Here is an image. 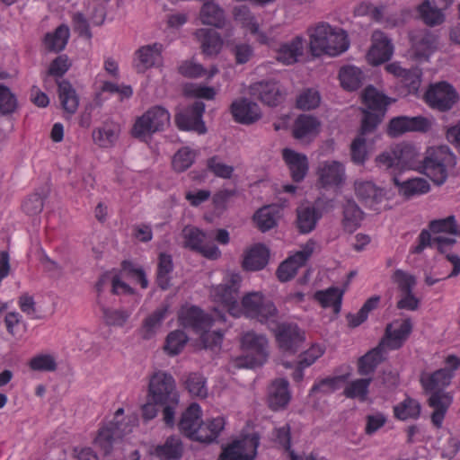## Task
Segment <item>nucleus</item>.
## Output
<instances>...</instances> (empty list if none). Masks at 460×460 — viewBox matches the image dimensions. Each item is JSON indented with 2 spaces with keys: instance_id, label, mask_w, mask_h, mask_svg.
Segmentation results:
<instances>
[{
  "instance_id": "nucleus-1",
  "label": "nucleus",
  "mask_w": 460,
  "mask_h": 460,
  "mask_svg": "<svg viewBox=\"0 0 460 460\" xmlns=\"http://www.w3.org/2000/svg\"><path fill=\"white\" fill-rule=\"evenodd\" d=\"M147 397L163 408V420L166 426L172 428L175 425V410L180 401L172 376L163 371L154 373L149 380Z\"/></svg>"
},
{
  "instance_id": "nucleus-2",
  "label": "nucleus",
  "mask_w": 460,
  "mask_h": 460,
  "mask_svg": "<svg viewBox=\"0 0 460 460\" xmlns=\"http://www.w3.org/2000/svg\"><path fill=\"white\" fill-rule=\"evenodd\" d=\"M309 51L314 57L328 55L336 57L349 47L347 32L341 28L332 27L327 22H319L308 29Z\"/></svg>"
},
{
  "instance_id": "nucleus-3",
  "label": "nucleus",
  "mask_w": 460,
  "mask_h": 460,
  "mask_svg": "<svg viewBox=\"0 0 460 460\" xmlns=\"http://www.w3.org/2000/svg\"><path fill=\"white\" fill-rule=\"evenodd\" d=\"M455 164L456 157L447 146L429 147L422 158L419 172L440 186L448 177L447 168Z\"/></svg>"
},
{
  "instance_id": "nucleus-4",
  "label": "nucleus",
  "mask_w": 460,
  "mask_h": 460,
  "mask_svg": "<svg viewBox=\"0 0 460 460\" xmlns=\"http://www.w3.org/2000/svg\"><path fill=\"white\" fill-rule=\"evenodd\" d=\"M242 314L267 325L275 323L279 319V310L275 304L259 291L249 292L242 297L238 317Z\"/></svg>"
},
{
  "instance_id": "nucleus-5",
  "label": "nucleus",
  "mask_w": 460,
  "mask_h": 460,
  "mask_svg": "<svg viewBox=\"0 0 460 460\" xmlns=\"http://www.w3.org/2000/svg\"><path fill=\"white\" fill-rule=\"evenodd\" d=\"M171 115L163 106L149 108L142 116L137 118L131 136L141 141H146L153 134L163 131L170 124Z\"/></svg>"
},
{
  "instance_id": "nucleus-6",
  "label": "nucleus",
  "mask_w": 460,
  "mask_h": 460,
  "mask_svg": "<svg viewBox=\"0 0 460 460\" xmlns=\"http://www.w3.org/2000/svg\"><path fill=\"white\" fill-rule=\"evenodd\" d=\"M273 332L275 341L279 350L288 355L297 353L305 341V332L296 323L283 322L268 325Z\"/></svg>"
},
{
  "instance_id": "nucleus-7",
  "label": "nucleus",
  "mask_w": 460,
  "mask_h": 460,
  "mask_svg": "<svg viewBox=\"0 0 460 460\" xmlns=\"http://www.w3.org/2000/svg\"><path fill=\"white\" fill-rule=\"evenodd\" d=\"M241 283V275L233 272L228 274L224 282L217 286L212 291L214 300L234 317H238L239 313Z\"/></svg>"
},
{
  "instance_id": "nucleus-8",
  "label": "nucleus",
  "mask_w": 460,
  "mask_h": 460,
  "mask_svg": "<svg viewBox=\"0 0 460 460\" xmlns=\"http://www.w3.org/2000/svg\"><path fill=\"white\" fill-rule=\"evenodd\" d=\"M424 100L431 109L445 112L458 102L459 94L452 84L442 81L429 85Z\"/></svg>"
},
{
  "instance_id": "nucleus-9",
  "label": "nucleus",
  "mask_w": 460,
  "mask_h": 460,
  "mask_svg": "<svg viewBox=\"0 0 460 460\" xmlns=\"http://www.w3.org/2000/svg\"><path fill=\"white\" fill-rule=\"evenodd\" d=\"M204 112V102L196 101L191 105L176 112L174 116L175 124L181 130H192L199 134H205L207 128L202 119Z\"/></svg>"
},
{
  "instance_id": "nucleus-10",
  "label": "nucleus",
  "mask_w": 460,
  "mask_h": 460,
  "mask_svg": "<svg viewBox=\"0 0 460 460\" xmlns=\"http://www.w3.org/2000/svg\"><path fill=\"white\" fill-rule=\"evenodd\" d=\"M131 431L132 429L128 422L110 421L99 429L94 444L103 452L104 456H108L113 449V444Z\"/></svg>"
},
{
  "instance_id": "nucleus-11",
  "label": "nucleus",
  "mask_w": 460,
  "mask_h": 460,
  "mask_svg": "<svg viewBox=\"0 0 460 460\" xmlns=\"http://www.w3.org/2000/svg\"><path fill=\"white\" fill-rule=\"evenodd\" d=\"M259 439L257 434H252L233 441L223 449L220 460H254Z\"/></svg>"
},
{
  "instance_id": "nucleus-12",
  "label": "nucleus",
  "mask_w": 460,
  "mask_h": 460,
  "mask_svg": "<svg viewBox=\"0 0 460 460\" xmlns=\"http://www.w3.org/2000/svg\"><path fill=\"white\" fill-rule=\"evenodd\" d=\"M410 40L412 56L417 60H428L437 49L438 36L427 29L412 31Z\"/></svg>"
},
{
  "instance_id": "nucleus-13",
  "label": "nucleus",
  "mask_w": 460,
  "mask_h": 460,
  "mask_svg": "<svg viewBox=\"0 0 460 460\" xmlns=\"http://www.w3.org/2000/svg\"><path fill=\"white\" fill-rule=\"evenodd\" d=\"M429 127V119L422 116H399L389 121L386 133L392 137H397L409 131L426 132Z\"/></svg>"
},
{
  "instance_id": "nucleus-14",
  "label": "nucleus",
  "mask_w": 460,
  "mask_h": 460,
  "mask_svg": "<svg viewBox=\"0 0 460 460\" xmlns=\"http://www.w3.org/2000/svg\"><path fill=\"white\" fill-rule=\"evenodd\" d=\"M250 94L264 104L271 107L278 106L285 100V93L274 81H260L251 84Z\"/></svg>"
},
{
  "instance_id": "nucleus-15",
  "label": "nucleus",
  "mask_w": 460,
  "mask_h": 460,
  "mask_svg": "<svg viewBox=\"0 0 460 460\" xmlns=\"http://www.w3.org/2000/svg\"><path fill=\"white\" fill-rule=\"evenodd\" d=\"M230 111L234 121L243 125L255 123L262 115L259 105L245 97L234 100L230 105Z\"/></svg>"
},
{
  "instance_id": "nucleus-16",
  "label": "nucleus",
  "mask_w": 460,
  "mask_h": 460,
  "mask_svg": "<svg viewBox=\"0 0 460 460\" xmlns=\"http://www.w3.org/2000/svg\"><path fill=\"white\" fill-rule=\"evenodd\" d=\"M372 46L367 52V60L373 66H378L389 60L394 53L390 39L380 31H374Z\"/></svg>"
},
{
  "instance_id": "nucleus-17",
  "label": "nucleus",
  "mask_w": 460,
  "mask_h": 460,
  "mask_svg": "<svg viewBox=\"0 0 460 460\" xmlns=\"http://www.w3.org/2000/svg\"><path fill=\"white\" fill-rule=\"evenodd\" d=\"M199 20L205 25L213 26L215 28H226L227 35H232L233 28L226 21V13L223 8L213 1H206L199 11Z\"/></svg>"
},
{
  "instance_id": "nucleus-18",
  "label": "nucleus",
  "mask_w": 460,
  "mask_h": 460,
  "mask_svg": "<svg viewBox=\"0 0 460 460\" xmlns=\"http://www.w3.org/2000/svg\"><path fill=\"white\" fill-rule=\"evenodd\" d=\"M282 158L288 168L292 180L295 182L304 181L309 170L307 156L293 149L284 148L282 150Z\"/></svg>"
},
{
  "instance_id": "nucleus-19",
  "label": "nucleus",
  "mask_w": 460,
  "mask_h": 460,
  "mask_svg": "<svg viewBox=\"0 0 460 460\" xmlns=\"http://www.w3.org/2000/svg\"><path fill=\"white\" fill-rule=\"evenodd\" d=\"M385 341H380L376 347L368 350L358 359L357 371L362 376L369 377L379 364L385 360Z\"/></svg>"
},
{
  "instance_id": "nucleus-20",
  "label": "nucleus",
  "mask_w": 460,
  "mask_h": 460,
  "mask_svg": "<svg viewBox=\"0 0 460 460\" xmlns=\"http://www.w3.org/2000/svg\"><path fill=\"white\" fill-rule=\"evenodd\" d=\"M392 181L397 188L398 195L407 200L427 194L430 190V184L424 178L414 177L400 181L397 176H394Z\"/></svg>"
},
{
  "instance_id": "nucleus-21",
  "label": "nucleus",
  "mask_w": 460,
  "mask_h": 460,
  "mask_svg": "<svg viewBox=\"0 0 460 460\" xmlns=\"http://www.w3.org/2000/svg\"><path fill=\"white\" fill-rule=\"evenodd\" d=\"M180 321L184 327L191 328L196 332L201 333L211 327L214 319L198 306L192 305L181 311Z\"/></svg>"
},
{
  "instance_id": "nucleus-22",
  "label": "nucleus",
  "mask_w": 460,
  "mask_h": 460,
  "mask_svg": "<svg viewBox=\"0 0 460 460\" xmlns=\"http://www.w3.org/2000/svg\"><path fill=\"white\" fill-rule=\"evenodd\" d=\"M163 45L154 43L142 46L135 53L134 66L137 73H144L146 69L158 64L162 58Z\"/></svg>"
},
{
  "instance_id": "nucleus-23",
  "label": "nucleus",
  "mask_w": 460,
  "mask_h": 460,
  "mask_svg": "<svg viewBox=\"0 0 460 460\" xmlns=\"http://www.w3.org/2000/svg\"><path fill=\"white\" fill-rule=\"evenodd\" d=\"M430 393L431 394L428 399V405L434 410L431 413L430 420L437 429H440L445 416L452 404L453 398L448 393L443 391Z\"/></svg>"
},
{
  "instance_id": "nucleus-24",
  "label": "nucleus",
  "mask_w": 460,
  "mask_h": 460,
  "mask_svg": "<svg viewBox=\"0 0 460 460\" xmlns=\"http://www.w3.org/2000/svg\"><path fill=\"white\" fill-rule=\"evenodd\" d=\"M289 383L281 378L272 382L268 392V405L272 411L284 410L290 402Z\"/></svg>"
},
{
  "instance_id": "nucleus-25",
  "label": "nucleus",
  "mask_w": 460,
  "mask_h": 460,
  "mask_svg": "<svg viewBox=\"0 0 460 460\" xmlns=\"http://www.w3.org/2000/svg\"><path fill=\"white\" fill-rule=\"evenodd\" d=\"M226 421L223 417L201 421L199 425L196 427V430L190 439L206 444L215 442L224 429Z\"/></svg>"
},
{
  "instance_id": "nucleus-26",
  "label": "nucleus",
  "mask_w": 460,
  "mask_h": 460,
  "mask_svg": "<svg viewBox=\"0 0 460 460\" xmlns=\"http://www.w3.org/2000/svg\"><path fill=\"white\" fill-rule=\"evenodd\" d=\"M310 256V251H300L282 261L276 271L279 280L287 282L292 279L296 275L298 269L305 264Z\"/></svg>"
},
{
  "instance_id": "nucleus-27",
  "label": "nucleus",
  "mask_w": 460,
  "mask_h": 460,
  "mask_svg": "<svg viewBox=\"0 0 460 460\" xmlns=\"http://www.w3.org/2000/svg\"><path fill=\"white\" fill-rule=\"evenodd\" d=\"M270 250L262 243H257L247 250L242 261V267L247 271L264 269L269 263Z\"/></svg>"
},
{
  "instance_id": "nucleus-28",
  "label": "nucleus",
  "mask_w": 460,
  "mask_h": 460,
  "mask_svg": "<svg viewBox=\"0 0 460 460\" xmlns=\"http://www.w3.org/2000/svg\"><path fill=\"white\" fill-rule=\"evenodd\" d=\"M394 323L387 324L385 336L381 341H385V349H400L412 331L411 319L403 320L398 328L393 330Z\"/></svg>"
},
{
  "instance_id": "nucleus-29",
  "label": "nucleus",
  "mask_w": 460,
  "mask_h": 460,
  "mask_svg": "<svg viewBox=\"0 0 460 460\" xmlns=\"http://www.w3.org/2000/svg\"><path fill=\"white\" fill-rule=\"evenodd\" d=\"M241 344L243 350L256 355L257 364L261 365L266 360L268 341L264 335L248 332L242 336Z\"/></svg>"
},
{
  "instance_id": "nucleus-30",
  "label": "nucleus",
  "mask_w": 460,
  "mask_h": 460,
  "mask_svg": "<svg viewBox=\"0 0 460 460\" xmlns=\"http://www.w3.org/2000/svg\"><path fill=\"white\" fill-rule=\"evenodd\" d=\"M296 226L300 234H305L314 231L323 213L313 206H301L296 209Z\"/></svg>"
},
{
  "instance_id": "nucleus-31",
  "label": "nucleus",
  "mask_w": 460,
  "mask_h": 460,
  "mask_svg": "<svg viewBox=\"0 0 460 460\" xmlns=\"http://www.w3.org/2000/svg\"><path fill=\"white\" fill-rule=\"evenodd\" d=\"M319 182L323 187L338 186L344 181L343 165L337 161L324 162L318 169Z\"/></svg>"
},
{
  "instance_id": "nucleus-32",
  "label": "nucleus",
  "mask_w": 460,
  "mask_h": 460,
  "mask_svg": "<svg viewBox=\"0 0 460 460\" xmlns=\"http://www.w3.org/2000/svg\"><path fill=\"white\" fill-rule=\"evenodd\" d=\"M194 35L205 55L216 56L220 52L223 40L217 31L213 29L201 28L198 29Z\"/></svg>"
},
{
  "instance_id": "nucleus-33",
  "label": "nucleus",
  "mask_w": 460,
  "mask_h": 460,
  "mask_svg": "<svg viewBox=\"0 0 460 460\" xmlns=\"http://www.w3.org/2000/svg\"><path fill=\"white\" fill-rule=\"evenodd\" d=\"M305 39L296 36L290 41L280 45L276 58L285 65H292L297 62L298 58L304 54Z\"/></svg>"
},
{
  "instance_id": "nucleus-34",
  "label": "nucleus",
  "mask_w": 460,
  "mask_h": 460,
  "mask_svg": "<svg viewBox=\"0 0 460 460\" xmlns=\"http://www.w3.org/2000/svg\"><path fill=\"white\" fill-rule=\"evenodd\" d=\"M395 152L397 156V167L419 172L422 157L415 146L410 144L398 145L395 146Z\"/></svg>"
},
{
  "instance_id": "nucleus-35",
  "label": "nucleus",
  "mask_w": 460,
  "mask_h": 460,
  "mask_svg": "<svg viewBox=\"0 0 460 460\" xmlns=\"http://www.w3.org/2000/svg\"><path fill=\"white\" fill-rule=\"evenodd\" d=\"M453 367L440 368L428 377H421L420 383L426 393L442 391L445 387L448 386L454 376Z\"/></svg>"
},
{
  "instance_id": "nucleus-36",
  "label": "nucleus",
  "mask_w": 460,
  "mask_h": 460,
  "mask_svg": "<svg viewBox=\"0 0 460 460\" xmlns=\"http://www.w3.org/2000/svg\"><path fill=\"white\" fill-rule=\"evenodd\" d=\"M200 413V406L193 402L181 414L178 427L181 432L190 439L193 436L196 427L202 421Z\"/></svg>"
},
{
  "instance_id": "nucleus-37",
  "label": "nucleus",
  "mask_w": 460,
  "mask_h": 460,
  "mask_svg": "<svg viewBox=\"0 0 460 460\" xmlns=\"http://www.w3.org/2000/svg\"><path fill=\"white\" fill-rule=\"evenodd\" d=\"M58 98L63 110L68 114H75L79 105V97L75 89L67 80H57Z\"/></svg>"
},
{
  "instance_id": "nucleus-38",
  "label": "nucleus",
  "mask_w": 460,
  "mask_h": 460,
  "mask_svg": "<svg viewBox=\"0 0 460 460\" xmlns=\"http://www.w3.org/2000/svg\"><path fill=\"white\" fill-rule=\"evenodd\" d=\"M363 103L366 108L372 112H382L385 115L387 107L390 103L389 98L384 93L378 92L374 86H367L362 93Z\"/></svg>"
},
{
  "instance_id": "nucleus-39",
  "label": "nucleus",
  "mask_w": 460,
  "mask_h": 460,
  "mask_svg": "<svg viewBox=\"0 0 460 460\" xmlns=\"http://www.w3.org/2000/svg\"><path fill=\"white\" fill-rule=\"evenodd\" d=\"M166 313L167 306H161L144 319L139 329V334L142 339L150 340L156 334L166 316Z\"/></svg>"
},
{
  "instance_id": "nucleus-40",
  "label": "nucleus",
  "mask_w": 460,
  "mask_h": 460,
  "mask_svg": "<svg viewBox=\"0 0 460 460\" xmlns=\"http://www.w3.org/2000/svg\"><path fill=\"white\" fill-rule=\"evenodd\" d=\"M320 121L312 115L302 114L294 124L293 136L296 139H304L318 133Z\"/></svg>"
},
{
  "instance_id": "nucleus-41",
  "label": "nucleus",
  "mask_w": 460,
  "mask_h": 460,
  "mask_svg": "<svg viewBox=\"0 0 460 460\" xmlns=\"http://www.w3.org/2000/svg\"><path fill=\"white\" fill-rule=\"evenodd\" d=\"M444 9L429 0H425L419 5L418 13L426 25L435 27L445 22V14L442 12Z\"/></svg>"
},
{
  "instance_id": "nucleus-42",
  "label": "nucleus",
  "mask_w": 460,
  "mask_h": 460,
  "mask_svg": "<svg viewBox=\"0 0 460 460\" xmlns=\"http://www.w3.org/2000/svg\"><path fill=\"white\" fill-rule=\"evenodd\" d=\"M155 454L161 460H179L183 455V445L178 436H170L162 446H157Z\"/></svg>"
},
{
  "instance_id": "nucleus-43",
  "label": "nucleus",
  "mask_w": 460,
  "mask_h": 460,
  "mask_svg": "<svg viewBox=\"0 0 460 460\" xmlns=\"http://www.w3.org/2000/svg\"><path fill=\"white\" fill-rule=\"evenodd\" d=\"M173 270L172 258L170 254L161 252L158 257L155 281L162 290L171 287V273Z\"/></svg>"
},
{
  "instance_id": "nucleus-44",
  "label": "nucleus",
  "mask_w": 460,
  "mask_h": 460,
  "mask_svg": "<svg viewBox=\"0 0 460 460\" xmlns=\"http://www.w3.org/2000/svg\"><path fill=\"white\" fill-rule=\"evenodd\" d=\"M362 219L363 212L358 204L352 199H348L343 205L342 226L344 229L349 233L354 232L360 226Z\"/></svg>"
},
{
  "instance_id": "nucleus-45",
  "label": "nucleus",
  "mask_w": 460,
  "mask_h": 460,
  "mask_svg": "<svg viewBox=\"0 0 460 460\" xmlns=\"http://www.w3.org/2000/svg\"><path fill=\"white\" fill-rule=\"evenodd\" d=\"M69 28L66 24L59 25L53 33H47L44 38V43L49 51H62L69 39Z\"/></svg>"
},
{
  "instance_id": "nucleus-46",
  "label": "nucleus",
  "mask_w": 460,
  "mask_h": 460,
  "mask_svg": "<svg viewBox=\"0 0 460 460\" xmlns=\"http://www.w3.org/2000/svg\"><path fill=\"white\" fill-rule=\"evenodd\" d=\"M357 197L366 205L373 206L380 202L383 193L372 181H360L355 183Z\"/></svg>"
},
{
  "instance_id": "nucleus-47",
  "label": "nucleus",
  "mask_w": 460,
  "mask_h": 460,
  "mask_svg": "<svg viewBox=\"0 0 460 460\" xmlns=\"http://www.w3.org/2000/svg\"><path fill=\"white\" fill-rule=\"evenodd\" d=\"M343 291L338 288H329L314 294V298L323 307H332L335 314H339L341 308Z\"/></svg>"
},
{
  "instance_id": "nucleus-48",
  "label": "nucleus",
  "mask_w": 460,
  "mask_h": 460,
  "mask_svg": "<svg viewBox=\"0 0 460 460\" xmlns=\"http://www.w3.org/2000/svg\"><path fill=\"white\" fill-rule=\"evenodd\" d=\"M339 78L344 89L355 91L362 85L364 75L359 68L349 66L340 70Z\"/></svg>"
},
{
  "instance_id": "nucleus-49",
  "label": "nucleus",
  "mask_w": 460,
  "mask_h": 460,
  "mask_svg": "<svg viewBox=\"0 0 460 460\" xmlns=\"http://www.w3.org/2000/svg\"><path fill=\"white\" fill-rule=\"evenodd\" d=\"M420 403L411 397H406L402 402L394 407V416L401 420L418 419L420 415Z\"/></svg>"
},
{
  "instance_id": "nucleus-50",
  "label": "nucleus",
  "mask_w": 460,
  "mask_h": 460,
  "mask_svg": "<svg viewBox=\"0 0 460 460\" xmlns=\"http://www.w3.org/2000/svg\"><path fill=\"white\" fill-rule=\"evenodd\" d=\"M361 112L362 118L358 135L366 137V136L374 134L376 131L385 115L382 112H372L368 110H361Z\"/></svg>"
},
{
  "instance_id": "nucleus-51",
  "label": "nucleus",
  "mask_w": 460,
  "mask_h": 460,
  "mask_svg": "<svg viewBox=\"0 0 460 460\" xmlns=\"http://www.w3.org/2000/svg\"><path fill=\"white\" fill-rule=\"evenodd\" d=\"M372 377L358 378L351 381L344 389L343 394L349 399H358L360 402L367 401L368 387Z\"/></svg>"
},
{
  "instance_id": "nucleus-52",
  "label": "nucleus",
  "mask_w": 460,
  "mask_h": 460,
  "mask_svg": "<svg viewBox=\"0 0 460 460\" xmlns=\"http://www.w3.org/2000/svg\"><path fill=\"white\" fill-rule=\"evenodd\" d=\"M185 388L193 397L204 399L208 395L207 379L200 373H190L185 381Z\"/></svg>"
},
{
  "instance_id": "nucleus-53",
  "label": "nucleus",
  "mask_w": 460,
  "mask_h": 460,
  "mask_svg": "<svg viewBox=\"0 0 460 460\" xmlns=\"http://www.w3.org/2000/svg\"><path fill=\"white\" fill-rule=\"evenodd\" d=\"M253 220L261 232H267L277 226V211L272 207H263L255 212Z\"/></svg>"
},
{
  "instance_id": "nucleus-54",
  "label": "nucleus",
  "mask_w": 460,
  "mask_h": 460,
  "mask_svg": "<svg viewBox=\"0 0 460 460\" xmlns=\"http://www.w3.org/2000/svg\"><path fill=\"white\" fill-rule=\"evenodd\" d=\"M118 137V128L114 125L105 124L93 131V139L99 146H111Z\"/></svg>"
},
{
  "instance_id": "nucleus-55",
  "label": "nucleus",
  "mask_w": 460,
  "mask_h": 460,
  "mask_svg": "<svg viewBox=\"0 0 460 460\" xmlns=\"http://www.w3.org/2000/svg\"><path fill=\"white\" fill-rule=\"evenodd\" d=\"M188 340L189 338L183 331H172L167 335L164 349L168 355L176 356L181 352Z\"/></svg>"
},
{
  "instance_id": "nucleus-56",
  "label": "nucleus",
  "mask_w": 460,
  "mask_h": 460,
  "mask_svg": "<svg viewBox=\"0 0 460 460\" xmlns=\"http://www.w3.org/2000/svg\"><path fill=\"white\" fill-rule=\"evenodd\" d=\"M321 94L314 88H305L296 97V108L302 111H311L319 107Z\"/></svg>"
},
{
  "instance_id": "nucleus-57",
  "label": "nucleus",
  "mask_w": 460,
  "mask_h": 460,
  "mask_svg": "<svg viewBox=\"0 0 460 460\" xmlns=\"http://www.w3.org/2000/svg\"><path fill=\"white\" fill-rule=\"evenodd\" d=\"M18 109V99L11 89L0 84V115H11Z\"/></svg>"
},
{
  "instance_id": "nucleus-58",
  "label": "nucleus",
  "mask_w": 460,
  "mask_h": 460,
  "mask_svg": "<svg viewBox=\"0 0 460 460\" xmlns=\"http://www.w3.org/2000/svg\"><path fill=\"white\" fill-rule=\"evenodd\" d=\"M104 322L107 325L122 327L129 316L131 312L125 309H111L105 306L102 307Z\"/></svg>"
},
{
  "instance_id": "nucleus-59",
  "label": "nucleus",
  "mask_w": 460,
  "mask_h": 460,
  "mask_svg": "<svg viewBox=\"0 0 460 460\" xmlns=\"http://www.w3.org/2000/svg\"><path fill=\"white\" fill-rule=\"evenodd\" d=\"M346 380V376H337L332 377H326L314 384L310 390V394L321 392L324 394L333 393L341 388L342 383Z\"/></svg>"
},
{
  "instance_id": "nucleus-60",
  "label": "nucleus",
  "mask_w": 460,
  "mask_h": 460,
  "mask_svg": "<svg viewBox=\"0 0 460 460\" xmlns=\"http://www.w3.org/2000/svg\"><path fill=\"white\" fill-rule=\"evenodd\" d=\"M195 157L194 151L189 147H182L173 155L172 167L176 172H184L191 166Z\"/></svg>"
},
{
  "instance_id": "nucleus-61",
  "label": "nucleus",
  "mask_w": 460,
  "mask_h": 460,
  "mask_svg": "<svg viewBox=\"0 0 460 460\" xmlns=\"http://www.w3.org/2000/svg\"><path fill=\"white\" fill-rule=\"evenodd\" d=\"M183 246L193 252H198L203 244L205 234L196 227H185L182 230Z\"/></svg>"
},
{
  "instance_id": "nucleus-62",
  "label": "nucleus",
  "mask_w": 460,
  "mask_h": 460,
  "mask_svg": "<svg viewBox=\"0 0 460 460\" xmlns=\"http://www.w3.org/2000/svg\"><path fill=\"white\" fill-rule=\"evenodd\" d=\"M208 169L217 177L230 179L234 168L221 162L217 155H214L207 161Z\"/></svg>"
},
{
  "instance_id": "nucleus-63",
  "label": "nucleus",
  "mask_w": 460,
  "mask_h": 460,
  "mask_svg": "<svg viewBox=\"0 0 460 460\" xmlns=\"http://www.w3.org/2000/svg\"><path fill=\"white\" fill-rule=\"evenodd\" d=\"M350 155L354 164H363L367 158V139L357 136L350 145Z\"/></svg>"
},
{
  "instance_id": "nucleus-64",
  "label": "nucleus",
  "mask_w": 460,
  "mask_h": 460,
  "mask_svg": "<svg viewBox=\"0 0 460 460\" xmlns=\"http://www.w3.org/2000/svg\"><path fill=\"white\" fill-rule=\"evenodd\" d=\"M29 367L34 371L51 372L57 369V362L53 356L49 354H40L33 357L30 360Z\"/></svg>"
}]
</instances>
